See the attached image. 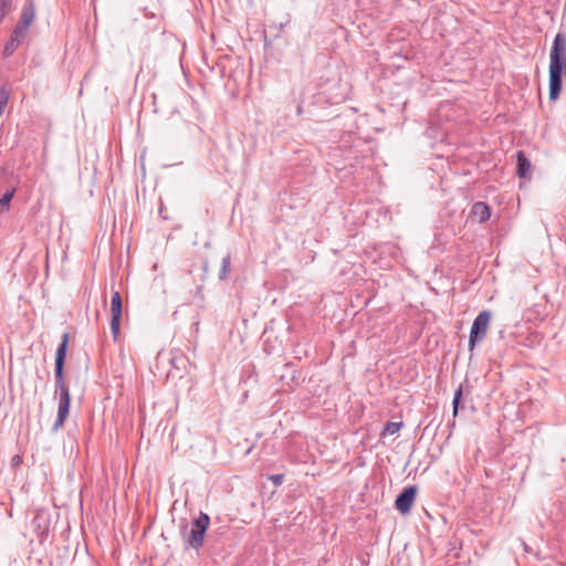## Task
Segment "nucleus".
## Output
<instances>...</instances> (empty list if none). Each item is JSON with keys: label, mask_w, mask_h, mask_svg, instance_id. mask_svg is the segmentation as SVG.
Listing matches in <instances>:
<instances>
[{"label": "nucleus", "mask_w": 566, "mask_h": 566, "mask_svg": "<svg viewBox=\"0 0 566 566\" xmlns=\"http://www.w3.org/2000/svg\"><path fill=\"white\" fill-rule=\"evenodd\" d=\"M70 334L69 332L63 333L61 343L59 344L55 353L54 363V380L55 389L54 395L57 397V413L52 430L57 431L65 422L71 406L70 389L65 384L64 379V365L67 355Z\"/></svg>", "instance_id": "1"}, {"label": "nucleus", "mask_w": 566, "mask_h": 566, "mask_svg": "<svg viewBox=\"0 0 566 566\" xmlns=\"http://www.w3.org/2000/svg\"><path fill=\"white\" fill-rule=\"evenodd\" d=\"M549 99L559 97L563 86V75H566V36L557 33L549 53Z\"/></svg>", "instance_id": "2"}, {"label": "nucleus", "mask_w": 566, "mask_h": 566, "mask_svg": "<svg viewBox=\"0 0 566 566\" xmlns=\"http://www.w3.org/2000/svg\"><path fill=\"white\" fill-rule=\"evenodd\" d=\"M210 517L207 513L200 512L192 522V528L187 533V526L184 527V543L186 548L200 549L203 545L205 534L209 527Z\"/></svg>", "instance_id": "3"}, {"label": "nucleus", "mask_w": 566, "mask_h": 566, "mask_svg": "<svg viewBox=\"0 0 566 566\" xmlns=\"http://www.w3.org/2000/svg\"><path fill=\"white\" fill-rule=\"evenodd\" d=\"M491 317V312L485 310L480 312L474 318L469 335V350L471 353L474 350L476 344L485 338Z\"/></svg>", "instance_id": "4"}, {"label": "nucleus", "mask_w": 566, "mask_h": 566, "mask_svg": "<svg viewBox=\"0 0 566 566\" xmlns=\"http://www.w3.org/2000/svg\"><path fill=\"white\" fill-rule=\"evenodd\" d=\"M111 316V333L113 335L114 340H116L120 332L122 319V296L118 291L112 292Z\"/></svg>", "instance_id": "5"}, {"label": "nucleus", "mask_w": 566, "mask_h": 566, "mask_svg": "<svg viewBox=\"0 0 566 566\" xmlns=\"http://www.w3.org/2000/svg\"><path fill=\"white\" fill-rule=\"evenodd\" d=\"M417 491H418V489L416 485H408L397 496V499L395 501V507L401 514H408L410 512L412 504L415 502L416 495H417Z\"/></svg>", "instance_id": "6"}, {"label": "nucleus", "mask_w": 566, "mask_h": 566, "mask_svg": "<svg viewBox=\"0 0 566 566\" xmlns=\"http://www.w3.org/2000/svg\"><path fill=\"white\" fill-rule=\"evenodd\" d=\"M35 18V6L33 0H27L23 4L20 21L18 23L30 27Z\"/></svg>", "instance_id": "7"}, {"label": "nucleus", "mask_w": 566, "mask_h": 566, "mask_svg": "<svg viewBox=\"0 0 566 566\" xmlns=\"http://www.w3.org/2000/svg\"><path fill=\"white\" fill-rule=\"evenodd\" d=\"M471 212L481 223L488 221L491 217L490 206L482 201L475 202L472 206Z\"/></svg>", "instance_id": "8"}, {"label": "nucleus", "mask_w": 566, "mask_h": 566, "mask_svg": "<svg viewBox=\"0 0 566 566\" xmlns=\"http://www.w3.org/2000/svg\"><path fill=\"white\" fill-rule=\"evenodd\" d=\"M532 165L523 151H517V175L521 178L531 177Z\"/></svg>", "instance_id": "9"}, {"label": "nucleus", "mask_w": 566, "mask_h": 566, "mask_svg": "<svg viewBox=\"0 0 566 566\" xmlns=\"http://www.w3.org/2000/svg\"><path fill=\"white\" fill-rule=\"evenodd\" d=\"M230 271H231V256L228 253L227 255H224L222 258L221 268L219 271V280L224 281L228 277Z\"/></svg>", "instance_id": "10"}, {"label": "nucleus", "mask_w": 566, "mask_h": 566, "mask_svg": "<svg viewBox=\"0 0 566 566\" xmlns=\"http://www.w3.org/2000/svg\"><path fill=\"white\" fill-rule=\"evenodd\" d=\"M462 395H463V385L461 384V385H459V387L454 391V396H453V401H452V413H453V417H457V415L459 412L460 403H461V400H462Z\"/></svg>", "instance_id": "11"}, {"label": "nucleus", "mask_w": 566, "mask_h": 566, "mask_svg": "<svg viewBox=\"0 0 566 566\" xmlns=\"http://www.w3.org/2000/svg\"><path fill=\"white\" fill-rule=\"evenodd\" d=\"M28 31H29V27L18 23L14 27L11 36L13 39L18 40L19 42H21L25 38Z\"/></svg>", "instance_id": "12"}, {"label": "nucleus", "mask_w": 566, "mask_h": 566, "mask_svg": "<svg viewBox=\"0 0 566 566\" xmlns=\"http://www.w3.org/2000/svg\"><path fill=\"white\" fill-rule=\"evenodd\" d=\"M13 8V0H0V23Z\"/></svg>", "instance_id": "13"}, {"label": "nucleus", "mask_w": 566, "mask_h": 566, "mask_svg": "<svg viewBox=\"0 0 566 566\" xmlns=\"http://www.w3.org/2000/svg\"><path fill=\"white\" fill-rule=\"evenodd\" d=\"M401 426H402V422L389 421V422L386 423L385 429H384L381 434L382 436L395 434V433H397L400 430Z\"/></svg>", "instance_id": "14"}, {"label": "nucleus", "mask_w": 566, "mask_h": 566, "mask_svg": "<svg viewBox=\"0 0 566 566\" xmlns=\"http://www.w3.org/2000/svg\"><path fill=\"white\" fill-rule=\"evenodd\" d=\"M19 44L20 42L11 36L3 49L4 56L12 55L15 49L19 46Z\"/></svg>", "instance_id": "15"}, {"label": "nucleus", "mask_w": 566, "mask_h": 566, "mask_svg": "<svg viewBox=\"0 0 566 566\" xmlns=\"http://www.w3.org/2000/svg\"><path fill=\"white\" fill-rule=\"evenodd\" d=\"M13 197V191H7L1 198H0V209L9 208L10 201Z\"/></svg>", "instance_id": "16"}, {"label": "nucleus", "mask_w": 566, "mask_h": 566, "mask_svg": "<svg viewBox=\"0 0 566 566\" xmlns=\"http://www.w3.org/2000/svg\"><path fill=\"white\" fill-rule=\"evenodd\" d=\"M269 480L272 481L274 485H281L284 481L283 474H272L269 476Z\"/></svg>", "instance_id": "17"}, {"label": "nucleus", "mask_w": 566, "mask_h": 566, "mask_svg": "<svg viewBox=\"0 0 566 566\" xmlns=\"http://www.w3.org/2000/svg\"><path fill=\"white\" fill-rule=\"evenodd\" d=\"M9 101V93L6 88H0V103L7 105Z\"/></svg>", "instance_id": "18"}, {"label": "nucleus", "mask_w": 566, "mask_h": 566, "mask_svg": "<svg viewBox=\"0 0 566 566\" xmlns=\"http://www.w3.org/2000/svg\"><path fill=\"white\" fill-rule=\"evenodd\" d=\"M6 107V105H3L2 103H0V115L2 114L3 112V108Z\"/></svg>", "instance_id": "19"}, {"label": "nucleus", "mask_w": 566, "mask_h": 566, "mask_svg": "<svg viewBox=\"0 0 566 566\" xmlns=\"http://www.w3.org/2000/svg\"><path fill=\"white\" fill-rule=\"evenodd\" d=\"M296 113H297V115L302 114V107L301 106L297 107Z\"/></svg>", "instance_id": "20"}, {"label": "nucleus", "mask_w": 566, "mask_h": 566, "mask_svg": "<svg viewBox=\"0 0 566 566\" xmlns=\"http://www.w3.org/2000/svg\"><path fill=\"white\" fill-rule=\"evenodd\" d=\"M18 460H19V455H15V458H13V461L18 462Z\"/></svg>", "instance_id": "21"}, {"label": "nucleus", "mask_w": 566, "mask_h": 566, "mask_svg": "<svg viewBox=\"0 0 566 566\" xmlns=\"http://www.w3.org/2000/svg\"><path fill=\"white\" fill-rule=\"evenodd\" d=\"M18 460H19V455H15V458H13V461L18 462Z\"/></svg>", "instance_id": "22"}, {"label": "nucleus", "mask_w": 566, "mask_h": 566, "mask_svg": "<svg viewBox=\"0 0 566 566\" xmlns=\"http://www.w3.org/2000/svg\"><path fill=\"white\" fill-rule=\"evenodd\" d=\"M18 460H19V455H15V458H13V461L18 462Z\"/></svg>", "instance_id": "23"}, {"label": "nucleus", "mask_w": 566, "mask_h": 566, "mask_svg": "<svg viewBox=\"0 0 566 566\" xmlns=\"http://www.w3.org/2000/svg\"><path fill=\"white\" fill-rule=\"evenodd\" d=\"M207 268H208V263L206 262L205 266H203L205 271H207Z\"/></svg>", "instance_id": "24"}, {"label": "nucleus", "mask_w": 566, "mask_h": 566, "mask_svg": "<svg viewBox=\"0 0 566 566\" xmlns=\"http://www.w3.org/2000/svg\"><path fill=\"white\" fill-rule=\"evenodd\" d=\"M285 24L281 23L280 24V30H282L284 28Z\"/></svg>", "instance_id": "25"}]
</instances>
